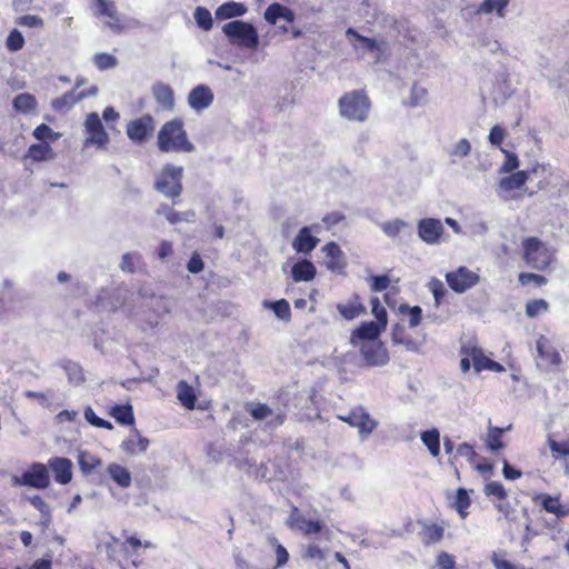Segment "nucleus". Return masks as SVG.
Here are the masks:
<instances>
[{"label":"nucleus","instance_id":"52","mask_svg":"<svg viewBox=\"0 0 569 569\" xmlns=\"http://www.w3.org/2000/svg\"><path fill=\"white\" fill-rule=\"evenodd\" d=\"M157 213L159 216H163L171 224H176L182 221V214L174 211L171 207L164 203L158 207Z\"/></svg>","mask_w":569,"mask_h":569},{"label":"nucleus","instance_id":"7","mask_svg":"<svg viewBox=\"0 0 569 569\" xmlns=\"http://www.w3.org/2000/svg\"><path fill=\"white\" fill-rule=\"evenodd\" d=\"M84 131L87 138L83 142L84 147L96 146L99 149L106 148L109 143V133L106 131L97 112H90L84 120Z\"/></svg>","mask_w":569,"mask_h":569},{"label":"nucleus","instance_id":"37","mask_svg":"<svg viewBox=\"0 0 569 569\" xmlns=\"http://www.w3.org/2000/svg\"><path fill=\"white\" fill-rule=\"evenodd\" d=\"M13 108L21 113L34 112L37 108V100L30 93H20L13 99Z\"/></svg>","mask_w":569,"mask_h":569},{"label":"nucleus","instance_id":"36","mask_svg":"<svg viewBox=\"0 0 569 569\" xmlns=\"http://www.w3.org/2000/svg\"><path fill=\"white\" fill-rule=\"evenodd\" d=\"M62 368L66 375L68 376L69 382L71 383L72 387L79 388L82 386L81 383L84 382L86 379L83 376L82 368L78 363L69 360L63 361Z\"/></svg>","mask_w":569,"mask_h":569},{"label":"nucleus","instance_id":"41","mask_svg":"<svg viewBox=\"0 0 569 569\" xmlns=\"http://www.w3.org/2000/svg\"><path fill=\"white\" fill-rule=\"evenodd\" d=\"M263 306L271 309L278 319L283 321H288L290 319V306L287 300L280 299L274 302L264 301Z\"/></svg>","mask_w":569,"mask_h":569},{"label":"nucleus","instance_id":"10","mask_svg":"<svg viewBox=\"0 0 569 569\" xmlns=\"http://www.w3.org/2000/svg\"><path fill=\"white\" fill-rule=\"evenodd\" d=\"M156 129V121L152 116L143 114L142 117L130 121L127 124L126 132L128 138L134 143H143L152 136Z\"/></svg>","mask_w":569,"mask_h":569},{"label":"nucleus","instance_id":"35","mask_svg":"<svg viewBox=\"0 0 569 569\" xmlns=\"http://www.w3.org/2000/svg\"><path fill=\"white\" fill-rule=\"evenodd\" d=\"M78 463L82 473L88 476L93 473L97 468L101 467L102 461L97 456L82 451L78 456Z\"/></svg>","mask_w":569,"mask_h":569},{"label":"nucleus","instance_id":"5","mask_svg":"<svg viewBox=\"0 0 569 569\" xmlns=\"http://www.w3.org/2000/svg\"><path fill=\"white\" fill-rule=\"evenodd\" d=\"M222 32L228 37L231 43L247 48L256 49L259 44V36L253 24L233 20L222 27Z\"/></svg>","mask_w":569,"mask_h":569},{"label":"nucleus","instance_id":"28","mask_svg":"<svg viewBox=\"0 0 569 569\" xmlns=\"http://www.w3.org/2000/svg\"><path fill=\"white\" fill-rule=\"evenodd\" d=\"M27 158L32 159L33 161H49L56 158V153L49 143H34L31 144L27 151Z\"/></svg>","mask_w":569,"mask_h":569},{"label":"nucleus","instance_id":"53","mask_svg":"<svg viewBox=\"0 0 569 569\" xmlns=\"http://www.w3.org/2000/svg\"><path fill=\"white\" fill-rule=\"evenodd\" d=\"M93 62L99 70H106L117 66L116 57L109 53H97L93 58Z\"/></svg>","mask_w":569,"mask_h":569},{"label":"nucleus","instance_id":"43","mask_svg":"<svg viewBox=\"0 0 569 569\" xmlns=\"http://www.w3.org/2000/svg\"><path fill=\"white\" fill-rule=\"evenodd\" d=\"M469 356L472 360V366H473V370L476 372H480L482 370H488L489 369V365L487 362H490L491 359L488 358L481 349L479 348H471L470 349V352H469Z\"/></svg>","mask_w":569,"mask_h":569},{"label":"nucleus","instance_id":"54","mask_svg":"<svg viewBox=\"0 0 569 569\" xmlns=\"http://www.w3.org/2000/svg\"><path fill=\"white\" fill-rule=\"evenodd\" d=\"M483 491L487 496H493L498 499L507 498V491H506L505 487L498 481H491V482L487 483L485 486Z\"/></svg>","mask_w":569,"mask_h":569},{"label":"nucleus","instance_id":"14","mask_svg":"<svg viewBox=\"0 0 569 569\" xmlns=\"http://www.w3.org/2000/svg\"><path fill=\"white\" fill-rule=\"evenodd\" d=\"M188 104L197 113L207 110L214 100L213 91L206 84H198L188 94Z\"/></svg>","mask_w":569,"mask_h":569},{"label":"nucleus","instance_id":"13","mask_svg":"<svg viewBox=\"0 0 569 569\" xmlns=\"http://www.w3.org/2000/svg\"><path fill=\"white\" fill-rule=\"evenodd\" d=\"M361 355L369 366H382L388 362V352L378 340H367L360 345Z\"/></svg>","mask_w":569,"mask_h":569},{"label":"nucleus","instance_id":"23","mask_svg":"<svg viewBox=\"0 0 569 569\" xmlns=\"http://www.w3.org/2000/svg\"><path fill=\"white\" fill-rule=\"evenodd\" d=\"M316 273L315 264L308 259L299 260L291 268V276L295 282L311 281L315 279Z\"/></svg>","mask_w":569,"mask_h":569},{"label":"nucleus","instance_id":"17","mask_svg":"<svg viewBox=\"0 0 569 569\" xmlns=\"http://www.w3.org/2000/svg\"><path fill=\"white\" fill-rule=\"evenodd\" d=\"M148 447L149 440L142 437L137 429L131 430L127 439L121 443L122 451L131 457L146 452Z\"/></svg>","mask_w":569,"mask_h":569},{"label":"nucleus","instance_id":"21","mask_svg":"<svg viewBox=\"0 0 569 569\" xmlns=\"http://www.w3.org/2000/svg\"><path fill=\"white\" fill-rule=\"evenodd\" d=\"M528 174L526 171H517L508 177L500 180L498 187V196L502 199H507L506 192L511 190L520 189L527 181Z\"/></svg>","mask_w":569,"mask_h":569},{"label":"nucleus","instance_id":"39","mask_svg":"<svg viewBox=\"0 0 569 569\" xmlns=\"http://www.w3.org/2000/svg\"><path fill=\"white\" fill-rule=\"evenodd\" d=\"M380 229L389 238L398 237L405 229L409 227L408 222L402 219L396 218L392 220L379 223Z\"/></svg>","mask_w":569,"mask_h":569},{"label":"nucleus","instance_id":"32","mask_svg":"<svg viewBox=\"0 0 569 569\" xmlns=\"http://www.w3.org/2000/svg\"><path fill=\"white\" fill-rule=\"evenodd\" d=\"M536 348L539 356L550 365L557 366L560 363V355L548 345V340L543 336L537 340Z\"/></svg>","mask_w":569,"mask_h":569},{"label":"nucleus","instance_id":"31","mask_svg":"<svg viewBox=\"0 0 569 569\" xmlns=\"http://www.w3.org/2000/svg\"><path fill=\"white\" fill-rule=\"evenodd\" d=\"M297 509L292 512L290 517V521L292 526L303 531L306 535H315L318 533L322 529V525L320 521L307 520L303 517L296 516Z\"/></svg>","mask_w":569,"mask_h":569},{"label":"nucleus","instance_id":"22","mask_svg":"<svg viewBox=\"0 0 569 569\" xmlns=\"http://www.w3.org/2000/svg\"><path fill=\"white\" fill-rule=\"evenodd\" d=\"M263 18L270 24H276L278 19L280 18L284 19L288 22H293L296 16L290 8L278 2H273L266 9Z\"/></svg>","mask_w":569,"mask_h":569},{"label":"nucleus","instance_id":"3","mask_svg":"<svg viewBox=\"0 0 569 569\" xmlns=\"http://www.w3.org/2000/svg\"><path fill=\"white\" fill-rule=\"evenodd\" d=\"M183 168L166 164L154 179V189L167 198H178L182 192Z\"/></svg>","mask_w":569,"mask_h":569},{"label":"nucleus","instance_id":"29","mask_svg":"<svg viewBox=\"0 0 569 569\" xmlns=\"http://www.w3.org/2000/svg\"><path fill=\"white\" fill-rule=\"evenodd\" d=\"M109 413L120 425L131 426L134 423L133 410L130 403L113 405L110 407Z\"/></svg>","mask_w":569,"mask_h":569},{"label":"nucleus","instance_id":"6","mask_svg":"<svg viewBox=\"0 0 569 569\" xmlns=\"http://www.w3.org/2000/svg\"><path fill=\"white\" fill-rule=\"evenodd\" d=\"M523 259L535 269L545 270L552 260V253L546 244L536 237L523 240Z\"/></svg>","mask_w":569,"mask_h":569},{"label":"nucleus","instance_id":"46","mask_svg":"<svg viewBox=\"0 0 569 569\" xmlns=\"http://www.w3.org/2000/svg\"><path fill=\"white\" fill-rule=\"evenodd\" d=\"M193 17L197 24L204 31H209L212 28V17L208 9L203 7H197Z\"/></svg>","mask_w":569,"mask_h":569},{"label":"nucleus","instance_id":"47","mask_svg":"<svg viewBox=\"0 0 569 569\" xmlns=\"http://www.w3.org/2000/svg\"><path fill=\"white\" fill-rule=\"evenodd\" d=\"M469 506L470 498L468 496L467 490L463 488H459L456 495L455 508L462 519L467 517L468 512L466 510L469 508Z\"/></svg>","mask_w":569,"mask_h":569},{"label":"nucleus","instance_id":"50","mask_svg":"<svg viewBox=\"0 0 569 569\" xmlns=\"http://www.w3.org/2000/svg\"><path fill=\"white\" fill-rule=\"evenodd\" d=\"M33 137L39 141L51 140L54 141L60 137V133L54 132L49 126L42 123L38 126L33 132Z\"/></svg>","mask_w":569,"mask_h":569},{"label":"nucleus","instance_id":"42","mask_svg":"<svg viewBox=\"0 0 569 569\" xmlns=\"http://www.w3.org/2000/svg\"><path fill=\"white\" fill-rule=\"evenodd\" d=\"M511 426L507 427L506 429L499 428V427H490L487 436V447L492 450H499L503 448V443L501 441V436L506 430H509Z\"/></svg>","mask_w":569,"mask_h":569},{"label":"nucleus","instance_id":"44","mask_svg":"<svg viewBox=\"0 0 569 569\" xmlns=\"http://www.w3.org/2000/svg\"><path fill=\"white\" fill-rule=\"evenodd\" d=\"M246 409L256 420H264L269 417H273L272 410L263 403L249 402L247 403Z\"/></svg>","mask_w":569,"mask_h":569},{"label":"nucleus","instance_id":"56","mask_svg":"<svg viewBox=\"0 0 569 569\" xmlns=\"http://www.w3.org/2000/svg\"><path fill=\"white\" fill-rule=\"evenodd\" d=\"M371 307H372V313L378 321L377 323H379L382 328H385L387 325V311L380 305V301L378 298L371 299Z\"/></svg>","mask_w":569,"mask_h":569},{"label":"nucleus","instance_id":"61","mask_svg":"<svg viewBox=\"0 0 569 569\" xmlns=\"http://www.w3.org/2000/svg\"><path fill=\"white\" fill-rule=\"evenodd\" d=\"M506 137V130L500 126H493L489 132V141L492 146H500Z\"/></svg>","mask_w":569,"mask_h":569},{"label":"nucleus","instance_id":"34","mask_svg":"<svg viewBox=\"0 0 569 569\" xmlns=\"http://www.w3.org/2000/svg\"><path fill=\"white\" fill-rule=\"evenodd\" d=\"M337 310L346 320H353L365 311V307L359 302L358 297H355L348 303H338Z\"/></svg>","mask_w":569,"mask_h":569},{"label":"nucleus","instance_id":"45","mask_svg":"<svg viewBox=\"0 0 569 569\" xmlns=\"http://www.w3.org/2000/svg\"><path fill=\"white\" fill-rule=\"evenodd\" d=\"M549 305L543 299L530 300L526 303V315L529 318L538 317L548 311Z\"/></svg>","mask_w":569,"mask_h":569},{"label":"nucleus","instance_id":"59","mask_svg":"<svg viewBox=\"0 0 569 569\" xmlns=\"http://www.w3.org/2000/svg\"><path fill=\"white\" fill-rule=\"evenodd\" d=\"M30 502L37 510L40 511L42 517H47V521L50 520V518H51L50 508H49L48 503L40 496H33L30 499Z\"/></svg>","mask_w":569,"mask_h":569},{"label":"nucleus","instance_id":"40","mask_svg":"<svg viewBox=\"0 0 569 569\" xmlns=\"http://www.w3.org/2000/svg\"><path fill=\"white\" fill-rule=\"evenodd\" d=\"M178 399L187 409L206 410L210 406V400H198L197 393H178Z\"/></svg>","mask_w":569,"mask_h":569},{"label":"nucleus","instance_id":"49","mask_svg":"<svg viewBox=\"0 0 569 569\" xmlns=\"http://www.w3.org/2000/svg\"><path fill=\"white\" fill-rule=\"evenodd\" d=\"M6 44H7V48L9 51H12V52L19 51L24 46V38L19 30L13 29L10 31V33L7 38Z\"/></svg>","mask_w":569,"mask_h":569},{"label":"nucleus","instance_id":"20","mask_svg":"<svg viewBox=\"0 0 569 569\" xmlns=\"http://www.w3.org/2000/svg\"><path fill=\"white\" fill-rule=\"evenodd\" d=\"M152 96L157 103L166 111H172L174 108V91L163 82H157L152 86Z\"/></svg>","mask_w":569,"mask_h":569},{"label":"nucleus","instance_id":"33","mask_svg":"<svg viewBox=\"0 0 569 569\" xmlns=\"http://www.w3.org/2000/svg\"><path fill=\"white\" fill-rule=\"evenodd\" d=\"M81 101L79 92H76V90H71L66 92L59 98H56L51 106L54 110L59 112H66L70 110L77 102Z\"/></svg>","mask_w":569,"mask_h":569},{"label":"nucleus","instance_id":"12","mask_svg":"<svg viewBox=\"0 0 569 569\" xmlns=\"http://www.w3.org/2000/svg\"><path fill=\"white\" fill-rule=\"evenodd\" d=\"M446 280L453 291L462 293L476 286L480 278L478 273L469 270L468 268L459 267L456 271L448 272L446 274Z\"/></svg>","mask_w":569,"mask_h":569},{"label":"nucleus","instance_id":"64","mask_svg":"<svg viewBox=\"0 0 569 569\" xmlns=\"http://www.w3.org/2000/svg\"><path fill=\"white\" fill-rule=\"evenodd\" d=\"M371 280V289L373 291H383L389 287L390 283V279L388 276H373Z\"/></svg>","mask_w":569,"mask_h":569},{"label":"nucleus","instance_id":"18","mask_svg":"<svg viewBox=\"0 0 569 569\" xmlns=\"http://www.w3.org/2000/svg\"><path fill=\"white\" fill-rule=\"evenodd\" d=\"M325 252V264L332 272H342L346 267L345 256L339 246L335 242H329L322 248Z\"/></svg>","mask_w":569,"mask_h":569},{"label":"nucleus","instance_id":"1","mask_svg":"<svg viewBox=\"0 0 569 569\" xmlns=\"http://www.w3.org/2000/svg\"><path fill=\"white\" fill-rule=\"evenodd\" d=\"M157 144L162 152H183L194 151V146L188 139L180 119H173L163 123L158 132Z\"/></svg>","mask_w":569,"mask_h":569},{"label":"nucleus","instance_id":"9","mask_svg":"<svg viewBox=\"0 0 569 569\" xmlns=\"http://www.w3.org/2000/svg\"><path fill=\"white\" fill-rule=\"evenodd\" d=\"M338 418L357 428L361 440H365L377 427V421L362 407L355 408L347 415H339Z\"/></svg>","mask_w":569,"mask_h":569},{"label":"nucleus","instance_id":"51","mask_svg":"<svg viewBox=\"0 0 569 569\" xmlns=\"http://www.w3.org/2000/svg\"><path fill=\"white\" fill-rule=\"evenodd\" d=\"M84 418L90 425L94 427L104 428L108 430H111L113 428L110 421L99 418L91 407L86 408Z\"/></svg>","mask_w":569,"mask_h":569},{"label":"nucleus","instance_id":"16","mask_svg":"<svg viewBox=\"0 0 569 569\" xmlns=\"http://www.w3.org/2000/svg\"><path fill=\"white\" fill-rule=\"evenodd\" d=\"M52 470L54 480L60 485H67L72 479V462L64 457H54L48 462Z\"/></svg>","mask_w":569,"mask_h":569},{"label":"nucleus","instance_id":"19","mask_svg":"<svg viewBox=\"0 0 569 569\" xmlns=\"http://www.w3.org/2000/svg\"><path fill=\"white\" fill-rule=\"evenodd\" d=\"M319 239L311 234L310 227H303L292 241V248L298 253H310L319 243Z\"/></svg>","mask_w":569,"mask_h":569},{"label":"nucleus","instance_id":"11","mask_svg":"<svg viewBox=\"0 0 569 569\" xmlns=\"http://www.w3.org/2000/svg\"><path fill=\"white\" fill-rule=\"evenodd\" d=\"M417 233L426 244L436 246L441 242L445 228L440 219L422 218L417 223Z\"/></svg>","mask_w":569,"mask_h":569},{"label":"nucleus","instance_id":"57","mask_svg":"<svg viewBox=\"0 0 569 569\" xmlns=\"http://www.w3.org/2000/svg\"><path fill=\"white\" fill-rule=\"evenodd\" d=\"M17 23L19 26L28 27V28H39V27L43 26V20L38 16L26 14V16L19 17L17 19Z\"/></svg>","mask_w":569,"mask_h":569},{"label":"nucleus","instance_id":"27","mask_svg":"<svg viewBox=\"0 0 569 569\" xmlns=\"http://www.w3.org/2000/svg\"><path fill=\"white\" fill-rule=\"evenodd\" d=\"M541 506L547 512L553 513L558 518L569 515V502L561 503L558 498L549 495L541 496Z\"/></svg>","mask_w":569,"mask_h":569},{"label":"nucleus","instance_id":"60","mask_svg":"<svg viewBox=\"0 0 569 569\" xmlns=\"http://www.w3.org/2000/svg\"><path fill=\"white\" fill-rule=\"evenodd\" d=\"M138 258L137 253L127 252L121 257L120 269L126 272H134V260Z\"/></svg>","mask_w":569,"mask_h":569},{"label":"nucleus","instance_id":"55","mask_svg":"<svg viewBox=\"0 0 569 569\" xmlns=\"http://www.w3.org/2000/svg\"><path fill=\"white\" fill-rule=\"evenodd\" d=\"M428 91L426 88L419 84H413L410 93V104L412 107L419 106L425 102Z\"/></svg>","mask_w":569,"mask_h":569},{"label":"nucleus","instance_id":"38","mask_svg":"<svg viewBox=\"0 0 569 569\" xmlns=\"http://www.w3.org/2000/svg\"><path fill=\"white\" fill-rule=\"evenodd\" d=\"M510 0H483L478 8L479 13H492L496 12L499 18L505 17V9L509 4Z\"/></svg>","mask_w":569,"mask_h":569},{"label":"nucleus","instance_id":"58","mask_svg":"<svg viewBox=\"0 0 569 569\" xmlns=\"http://www.w3.org/2000/svg\"><path fill=\"white\" fill-rule=\"evenodd\" d=\"M249 473L251 476L256 477L257 479H264V480H270L271 479V475L269 472L268 466L264 465V463L250 465L249 466Z\"/></svg>","mask_w":569,"mask_h":569},{"label":"nucleus","instance_id":"8","mask_svg":"<svg viewBox=\"0 0 569 569\" xmlns=\"http://www.w3.org/2000/svg\"><path fill=\"white\" fill-rule=\"evenodd\" d=\"M14 486H27L37 489H44L50 483L47 467L43 463L34 462L22 476L12 478Z\"/></svg>","mask_w":569,"mask_h":569},{"label":"nucleus","instance_id":"15","mask_svg":"<svg viewBox=\"0 0 569 569\" xmlns=\"http://www.w3.org/2000/svg\"><path fill=\"white\" fill-rule=\"evenodd\" d=\"M96 8V16H103L108 18L107 26L113 32H120L122 30L120 23V17L116 8V3L109 0H92Z\"/></svg>","mask_w":569,"mask_h":569},{"label":"nucleus","instance_id":"62","mask_svg":"<svg viewBox=\"0 0 569 569\" xmlns=\"http://www.w3.org/2000/svg\"><path fill=\"white\" fill-rule=\"evenodd\" d=\"M519 282L521 284H528L530 282H536L538 286H541L547 282V279L540 274L521 272L519 274Z\"/></svg>","mask_w":569,"mask_h":569},{"label":"nucleus","instance_id":"26","mask_svg":"<svg viewBox=\"0 0 569 569\" xmlns=\"http://www.w3.org/2000/svg\"><path fill=\"white\" fill-rule=\"evenodd\" d=\"M247 12V7L240 2H226L219 6L214 12L216 18L219 20L231 19L241 17Z\"/></svg>","mask_w":569,"mask_h":569},{"label":"nucleus","instance_id":"2","mask_svg":"<svg viewBox=\"0 0 569 569\" xmlns=\"http://www.w3.org/2000/svg\"><path fill=\"white\" fill-rule=\"evenodd\" d=\"M346 36L357 56L361 59H369L372 63L381 62L389 51L388 42L382 38H368L352 28L346 31Z\"/></svg>","mask_w":569,"mask_h":569},{"label":"nucleus","instance_id":"4","mask_svg":"<svg viewBox=\"0 0 569 569\" xmlns=\"http://www.w3.org/2000/svg\"><path fill=\"white\" fill-rule=\"evenodd\" d=\"M340 114L350 121L363 122L369 113L370 101L362 91L347 92L339 99Z\"/></svg>","mask_w":569,"mask_h":569},{"label":"nucleus","instance_id":"30","mask_svg":"<svg viewBox=\"0 0 569 569\" xmlns=\"http://www.w3.org/2000/svg\"><path fill=\"white\" fill-rule=\"evenodd\" d=\"M420 439L433 458L440 455V432L437 428L422 431Z\"/></svg>","mask_w":569,"mask_h":569},{"label":"nucleus","instance_id":"25","mask_svg":"<svg viewBox=\"0 0 569 569\" xmlns=\"http://www.w3.org/2000/svg\"><path fill=\"white\" fill-rule=\"evenodd\" d=\"M381 326L377 322H366L361 325L352 335L351 341L352 343H357V340H361V342L367 340H377L380 335Z\"/></svg>","mask_w":569,"mask_h":569},{"label":"nucleus","instance_id":"48","mask_svg":"<svg viewBox=\"0 0 569 569\" xmlns=\"http://www.w3.org/2000/svg\"><path fill=\"white\" fill-rule=\"evenodd\" d=\"M471 151V144L468 139H459L450 149L449 154L455 159H462Z\"/></svg>","mask_w":569,"mask_h":569},{"label":"nucleus","instance_id":"24","mask_svg":"<svg viewBox=\"0 0 569 569\" xmlns=\"http://www.w3.org/2000/svg\"><path fill=\"white\" fill-rule=\"evenodd\" d=\"M106 471H107L108 476L110 477V479L114 483H117L120 488L127 489L131 486V482H132L131 473L126 467H123L117 462H112V463L108 465Z\"/></svg>","mask_w":569,"mask_h":569},{"label":"nucleus","instance_id":"63","mask_svg":"<svg viewBox=\"0 0 569 569\" xmlns=\"http://www.w3.org/2000/svg\"><path fill=\"white\" fill-rule=\"evenodd\" d=\"M154 308L159 315H167L171 312L172 303L166 297H157L154 298Z\"/></svg>","mask_w":569,"mask_h":569}]
</instances>
